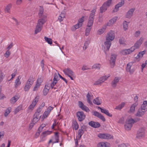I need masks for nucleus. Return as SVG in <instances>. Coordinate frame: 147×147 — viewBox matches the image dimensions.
<instances>
[{"instance_id": "f03ea898", "label": "nucleus", "mask_w": 147, "mask_h": 147, "mask_svg": "<svg viewBox=\"0 0 147 147\" xmlns=\"http://www.w3.org/2000/svg\"><path fill=\"white\" fill-rule=\"evenodd\" d=\"M40 18L38 20V23L35 30V34H37L41 30L44 24L46 22V16L39 17Z\"/></svg>"}, {"instance_id": "a19ab883", "label": "nucleus", "mask_w": 147, "mask_h": 147, "mask_svg": "<svg viewBox=\"0 0 147 147\" xmlns=\"http://www.w3.org/2000/svg\"><path fill=\"white\" fill-rule=\"evenodd\" d=\"M91 29V27H87L86 30L85 35L86 36L88 35L89 34L90 31Z\"/></svg>"}, {"instance_id": "a211bd4d", "label": "nucleus", "mask_w": 147, "mask_h": 147, "mask_svg": "<svg viewBox=\"0 0 147 147\" xmlns=\"http://www.w3.org/2000/svg\"><path fill=\"white\" fill-rule=\"evenodd\" d=\"M121 78L120 77H115L113 80L111 82V86L113 88H115L117 83L119 82Z\"/></svg>"}, {"instance_id": "39448f33", "label": "nucleus", "mask_w": 147, "mask_h": 147, "mask_svg": "<svg viewBox=\"0 0 147 147\" xmlns=\"http://www.w3.org/2000/svg\"><path fill=\"white\" fill-rule=\"evenodd\" d=\"M98 137L100 138L104 139H110L112 138L113 137L108 134L100 133L98 135Z\"/></svg>"}, {"instance_id": "0eeeda50", "label": "nucleus", "mask_w": 147, "mask_h": 147, "mask_svg": "<svg viewBox=\"0 0 147 147\" xmlns=\"http://www.w3.org/2000/svg\"><path fill=\"white\" fill-rule=\"evenodd\" d=\"M125 0H121V2L116 5L115 6V8L112 11L113 13L116 12L119 10V8L122 6L124 4Z\"/></svg>"}, {"instance_id": "423d86ee", "label": "nucleus", "mask_w": 147, "mask_h": 147, "mask_svg": "<svg viewBox=\"0 0 147 147\" xmlns=\"http://www.w3.org/2000/svg\"><path fill=\"white\" fill-rule=\"evenodd\" d=\"M117 55L114 54H112L110 58V64L111 67L113 68L114 66L116 59L117 58Z\"/></svg>"}, {"instance_id": "5fc2aeb1", "label": "nucleus", "mask_w": 147, "mask_h": 147, "mask_svg": "<svg viewBox=\"0 0 147 147\" xmlns=\"http://www.w3.org/2000/svg\"><path fill=\"white\" fill-rule=\"evenodd\" d=\"M9 50H8L5 53L4 55V56L5 57H6V58L8 57L10 54V52L9 51Z\"/></svg>"}, {"instance_id": "cd10ccee", "label": "nucleus", "mask_w": 147, "mask_h": 147, "mask_svg": "<svg viewBox=\"0 0 147 147\" xmlns=\"http://www.w3.org/2000/svg\"><path fill=\"white\" fill-rule=\"evenodd\" d=\"M134 123L135 121L134 120V119L132 118L127 119L126 121V123L131 125H132Z\"/></svg>"}, {"instance_id": "9b49d317", "label": "nucleus", "mask_w": 147, "mask_h": 147, "mask_svg": "<svg viewBox=\"0 0 147 147\" xmlns=\"http://www.w3.org/2000/svg\"><path fill=\"white\" fill-rule=\"evenodd\" d=\"M39 99V96H37L32 101V104H31L29 107V109L31 110H32L34 107L36 105L37 102H38Z\"/></svg>"}, {"instance_id": "aec40b11", "label": "nucleus", "mask_w": 147, "mask_h": 147, "mask_svg": "<svg viewBox=\"0 0 147 147\" xmlns=\"http://www.w3.org/2000/svg\"><path fill=\"white\" fill-rule=\"evenodd\" d=\"M117 19V17H115L111 19L107 23V25L110 26L112 25L114 23L116 22Z\"/></svg>"}, {"instance_id": "864d4df0", "label": "nucleus", "mask_w": 147, "mask_h": 147, "mask_svg": "<svg viewBox=\"0 0 147 147\" xmlns=\"http://www.w3.org/2000/svg\"><path fill=\"white\" fill-rule=\"evenodd\" d=\"M39 113H40L36 112L34 115V116H35L37 117L39 119H40L41 116V115H40Z\"/></svg>"}, {"instance_id": "ddd939ff", "label": "nucleus", "mask_w": 147, "mask_h": 147, "mask_svg": "<svg viewBox=\"0 0 147 147\" xmlns=\"http://www.w3.org/2000/svg\"><path fill=\"white\" fill-rule=\"evenodd\" d=\"M89 125L94 128H98L100 126V123L98 122L91 121L88 123Z\"/></svg>"}, {"instance_id": "58836bf2", "label": "nucleus", "mask_w": 147, "mask_h": 147, "mask_svg": "<svg viewBox=\"0 0 147 147\" xmlns=\"http://www.w3.org/2000/svg\"><path fill=\"white\" fill-rule=\"evenodd\" d=\"M11 7V4L10 3L5 8V11L8 13L9 12V10L10 9V8Z\"/></svg>"}, {"instance_id": "680f3d73", "label": "nucleus", "mask_w": 147, "mask_h": 147, "mask_svg": "<svg viewBox=\"0 0 147 147\" xmlns=\"http://www.w3.org/2000/svg\"><path fill=\"white\" fill-rule=\"evenodd\" d=\"M124 118L123 117H122L120 118L119 121L118 123H123L124 122Z\"/></svg>"}, {"instance_id": "a18cd8bd", "label": "nucleus", "mask_w": 147, "mask_h": 147, "mask_svg": "<svg viewBox=\"0 0 147 147\" xmlns=\"http://www.w3.org/2000/svg\"><path fill=\"white\" fill-rule=\"evenodd\" d=\"M90 43V41L88 40L86 41L84 43V46L83 47V49L84 50H86V49L88 45Z\"/></svg>"}, {"instance_id": "69168bd1", "label": "nucleus", "mask_w": 147, "mask_h": 147, "mask_svg": "<svg viewBox=\"0 0 147 147\" xmlns=\"http://www.w3.org/2000/svg\"><path fill=\"white\" fill-rule=\"evenodd\" d=\"M105 28H102L100 29V30L99 31V34H102L105 31Z\"/></svg>"}, {"instance_id": "052dcab7", "label": "nucleus", "mask_w": 147, "mask_h": 147, "mask_svg": "<svg viewBox=\"0 0 147 147\" xmlns=\"http://www.w3.org/2000/svg\"><path fill=\"white\" fill-rule=\"evenodd\" d=\"M102 82L100 81V80L98 79L97 81H96L94 83V85H101Z\"/></svg>"}, {"instance_id": "6e6552de", "label": "nucleus", "mask_w": 147, "mask_h": 147, "mask_svg": "<svg viewBox=\"0 0 147 147\" xmlns=\"http://www.w3.org/2000/svg\"><path fill=\"white\" fill-rule=\"evenodd\" d=\"M145 129L143 127H141L139 129L137 134L136 137L140 138L143 137L144 136Z\"/></svg>"}, {"instance_id": "dca6fc26", "label": "nucleus", "mask_w": 147, "mask_h": 147, "mask_svg": "<svg viewBox=\"0 0 147 147\" xmlns=\"http://www.w3.org/2000/svg\"><path fill=\"white\" fill-rule=\"evenodd\" d=\"M135 9L131 8L129 9L126 14L125 17L126 18H130L133 14V13Z\"/></svg>"}, {"instance_id": "6e6d98bb", "label": "nucleus", "mask_w": 147, "mask_h": 147, "mask_svg": "<svg viewBox=\"0 0 147 147\" xmlns=\"http://www.w3.org/2000/svg\"><path fill=\"white\" fill-rule=\"evenodd\" d=\"M125 42L124 39L123 38H121L119 39V43L120 44H122L124 43Z\"/></svg>"}, {"instance_id": "f704fd0d", "label": "nucleus", "mask_w": 147, "mask_h": 147, "mask_svg": "<svg viewBox=\"0 0 147 147\" xmlns=\"http://www.w3.org/2000/svg\"><path fill=\"white\" fill-rule=\"evenodd\" d=\"M125 104L124 102H122L118 106L116 107L115 108V109L117 110H121L125 105Z\"/></svg>"}, {"instance_id": "4c0bfd02", "label": "nucleus", "mask_w": 147, "mask_h": 147, "mask_svg": "<svg viewBox=\"0 0 147 147\" xmlns=\"http://www.w3.org/2000/svg\"><path fill=\"white\" fill-rule=\"evenodd\" d=\"M100 65L99 64H95L92 67V69H100Z\"/></svg>"}, {"instance_id": "6ab92c4d", "label": "nucleus", "mask_w": 147, "mask_h": 147, "mask_svg": "<svg viewBox=\"0 0 147 147\" xmlns=\"http://www.w3.org/2000/svg\"><path fill=\"white\" fill-rule=\"evenodd\" d=\"M146 51L144 50L139 52L137 56L135 57L136 59L140 60L143 57V55L145 53Z\"/></svg>"}, {"instance_id": "c03bdc74", "label": "nucleus", "mask_w": 147, "mask_h": 147, "mask_svg": "<svg viewBox=\"0 0 147 147\" xmlns=\"http://www.w3.org/2000/svg\"><path fill=\"white\" fill-rule=\"evenodd\" d=\"M73 124L74 125V127L76 130H77L79 128V125L76 121L73 122Z\"/></svg>"}, {"instance_id": "e433bc0d", "label": "nucleus", "mask_w": 147, "mask_h": 147, "mask_svg": "<svg viewBox=\"0 0 147 147\" xmlns=\"http://www.w3.org/2000/svg\"><path fill=\"white\" fill-rule=\"evenodd\" d=\"M58 134L59 133L58 132H56L55 133V139L56 141L53 142V144L58 142L59 138V136L58 135Z\"/></svg>"}, {"instance_id": "c85d7f7f", "label": "nucleus", "mask_w": 147, "mask_h": 147, "mask_svg": "<svg viewBox=\"0 0 147 147\" xmlns=\"http://www.w3.org/2000/svg\"><path fill=\"white\" fill-rule=\"evenodd\" d=\"M107 7L104 6L103 4L101 7H100V13H102L105 12L107 9Z\"/></svg>"}, {"instance_id": "4468645a", "label": "nucleus", "mask_w": 147, "mask_h": 147, "mask_svg": "<svg viewBox=\"0 0 147 147\" xmlns=\"http://www.w3.org/2000/svg\"><path fill=\"white\" fill-rule=\"evenodd\" d=\"M133 63V62H131L128 63L127 65V67L126 68V71L128 72H129L130 74H132L134 71V69H131V67Z\"/></svg>"}, {"instance_id": "7ed1b4c3", "label": "nucleus", "mask_w": 147, "mask_h": 147, "mask_svg": "<svg viewBox=\"0 0 147 147\" xmlns=\"http://www.w3.org/2000/svg\"><path fill=\"white\" fill-rule=\"evenodd\" d=\"M34 81V78L32 75H30L29 78L27 81L26 83L24 88V90L25 91H28L30 89Z\"/></svg>"}, {"instance_id": "e2e57ef3", "label": "nucleus", "mask_w": 147, "mask_h": 147, "mask_svg": "<svg viewBox=\"0 0 147 147\" xmlns=\"http://www.w3.org/2000/svg\"><path fill=\"white\" fill-rule=\"evenodd\" d=\"M22 108V107L21 106H19L18 107L15 109V112L17 113L20 110H21Z\"/></svg>"}, {"instance_id": "13d9d810", "label": "nucleus", "mask_w": 147, "mask_h": 147, "mask_svg": "<svg viewBox=\"0 0 147 147\" xmlns=\"http://www.w3.org/2000/svg\"><path fill=\"white\" fill-rule=\"evenodd\" d=\"M98 118L101 119L104 122L105 121H106V119L101 114L100 115L99 117H98Z\"/></svg>"}, {"instance_id": "f257e3e1", "label": "nucleus", "mask_w": 147, "mask_h": 147, "mask_svg": "<svg viewBox=\"0 0 147 147\" xmlns=\"http://www.w3.org/2000/svg\"><path fill=\"white\" fill-rule=\"evenodd\" d=\"M115 37L114 33L113 31L111 30L108 33L106 37V41L104 42V44L107 50H109L111 45V42L114 40Z\"/></svg>"}, {"instance_id": "79ce46f5", "label": "nucleus", "mask_w": 147, "mask_h": 147, "mask_svg": "<svg viewBox=\"0 0 147 147\" xmlns=\"http://www.w3.org/2000/svg\"><path fill=\"white\" fill-rule=\"evenodd\" d=\"M84 16H82L81 18L79 19L78 20V23L80 24H81L82 25L83 22H84Z\"/></svg>"}, {"instance_id": "bb28decb", "label": "nucleus", "mask_w": 147, "mask_h": 147, "mask_svg": "<svg viewBox=\"0 0 147 147\" xmlns=\"http://www.w3.org/2000/svg\"><path fill=\"white\" fill-rule=\"evenodd\" d=\"M112 1V0H107L103 4V5L107 7L111 6Z\"/></svg>"}, {"instance_id": "49530a36", "label": "nucleus", "mask_w": 147, "mask_h": 147, "mask_svg": "<svg viewBox=\"0 0 147 147\" xmlns=\"http://www.w3.org/2000/svg\"><path fill=\"white\" fill-rule=\"evenodd\" d=\"M81 109L83 110L84 111L87 112H89L90 111V110L89 108L85 105L81 108Z\"/></svg>"}, {"instance_id": "b1692460", "label": "nucleus", "mask_w": 147, "mask_h": 147, "mask_svg": "<svg viewBox=\"0 0 147 147\" xmlns=\"http://www.w3.org/2000/svg\"><path fill=\"white\" fill-rule=\"evenodd\" d=\"M51 132L49 130L44 131L42 133L41 136H42V138H44L48 135L50 134Z\"/></svg>"}, {"instance_id": "f3484780", "label": "nucleus", "mask_w": 147, "mask_h": 147, "mask_svg": "<svg viewBox=\"0 0 147 147\" xmlns=\"http://www.w3.org/2000/svg\"><path fill=\"white\" fill-rule=\"evenodd\" d=\"M63 71L65 74L68 76L69 75L74 76L73 71L69 68L64 69Z\"/></svg>"}, {"instance_id": "c9c22d12", "label": "nucleus", "mask_w": 147, "mask_h": 147, "mask_svg": "<svg viewBox=\"0 0 147 147\" xmlns=\"http://www.w3.org/2000/svg\"><path fill=\"white\" fill-rule=\"evenodd\" d=\"M132 127V125H130L127 123H126V124L125 125V129L127 130H129Z\"/></svg>"}, {"instance_id": "2f4dec72", "label": "nucleus", "mask_w": 147, "mask_h": 147, "mask_svg": "<svg viewBox=\"0 0 147 147\" xmlns=\"http://www.w3.org/2000/svg\"><path fill=\"white\" fill-rule=\"evenodd\" d=\"M11 108L10 107H8L5 110V111L4 113V116L6 117L11 112Z\"/></svg>"}, {"instance_id": "1a4fd4ad", "label": "nucleus", "mask_w": 147, "mask_h": 147, "mask_svg": "<svg viewBox=\"0 0 147 147\" xmlns=\"http://www.w3.org/2000/svg\"><path fill=\"white\" fill-rule=\"evenodd\" d=\"M77 116L79 121H81L85 119L86 116L83 111H78L77 113Z\"/></svg>"}, {"instance_id": "7c9ffc66", "label": "nucleus", "mask_w": 147, "mask_h": 147, "mask_svg": "<svg viewBox=\"0 0 147 147\" xmlns=\"http://www.w3.org/2000/svg\"><path fill=\"white\" fill-rule=\"evenodd\" d=\"M109 76H108L107 77L106 76H103L101 77L99 79L102 83L105 80H106Z\"/></svg>"}, {"instance_id": "bf43d9fd", "label": "nucleus", "mask_w": 147, "mask_h": 147, "mask_svg": "<svg viewBox=\"0 0 147 147\" xmlns=\"http://www.w3.org/2000/svg\"><path fill=\"white\" fill-rule=\"evenodd\" d=\"M78 106L81 109L84 105L83 103L80 101H79L78 102Z\"/></svg>"}, {"instance_id": "2eb2a0df", "label": "nucleus", "mask_w": 147, "mask_h": 147, "mask_svg": "<svg viewBox=\"0 0 147 147\" xmlns=\"http://www.w3.org/2000/svg\"><path fill=\"white\" fill-rule=\"evenodd\" d=\"M143 40V38L142 37L140 38L135 43L134 46H133L132 47H134V48L135 49H138L142 44Z\"/></svg>"}, {"instance_id": "412c9836", "label": "nucleus", "mask_w": 147, "mask_h": 147, "mask_svg": "<svg viewBox=\"0 0 147 147\" xmlns=\"http://www.w3.org/2000/svg\"><path fill=\"white\" fill-rule=\"evenodd\" d=\"M93 102L97 105H100L102 103V100L100 99H99L98 97L96 98L93 101Z\"/></svg>"}, {"instance_id": "0e129e2a", "label": "nucleus", "mask_w": 147, "mask_h": 147, "mask_svg": "<svg viewBox=\"0 0 147 147\" xmlns=\"http://www.w3.org/2000/svg\"><path fill=\"white\" fill-rule=\"evenodd\" d=\"M42 81V79L40 78H38L37 80V83L38 84L39 86L40 85V84Z\"/></svg>"}, {"instance_id": "3c124183", "label": "nucleus", "mask_w": 147, "mask_h": 147, "mask_svg": "<svg viewBox=\"0 0 147 147\" xmlns=\"http://www.w3.org/2000/svg\"><path fill=\"white\" fill-rule=\"evenodd\" d=\"M49 89L44 88L43 90V94L44 96H45L47 94L49 91Z\"/></svg>"}, {"instance_id": "9d476101", "label": "nucleus", "mask_w": 147, "mask_h": 147, "mask_svg": "<svg viewBox=\"0 0 147 147\" xmlns=\"http://www.w3.org/2000/svg\"><path fill=\"white\" fill-rule=\"evenodd\" d=\"M135 50L134 47H131L130 49H125L122 50L121 51V53L123 55H126L129 54L133 52Z\"/></svg>"}, {"instance_id": "4be33fe9", "label": "nucleus", "mask_w": 147, "mask_h": 147, "mask_svg": "<svg viewBox=\"0 0 147 147\" xmlns=\"http://www.w3.org/2000/svg\"><path fill=\"white\" fill-rule=\"evenodd\" d=\"M40 8L39 10L38 15L39 17H43L44 16H45L43 14L44 9L42 6H40Z\"/></svg>"}, {"instance_id": "393cba45", "label": "nucleus", "mask_w": 147, "mask_h": 147, "mask_svg": "<svg viewBox=\"0 0 147 147\" xmlns=\"http://www.w3.org/2000/svg\"><path fill=\"white\" fill-rule=\"evenodd\" d=\"M20 76H19L15 81V87L16 88H17L19 85L21 84V82L20 81Z\"/></svg>"}, {"instance_id": "5701e85b", "label": "nucleus", "mask_w": 147, "mask_h": 147, "mask_svg": "<svg viewBox=\"0 0 147 147\" xmlns=\"http://www.w3.org/2000/svg\"><path fill=\"white\" fill-rule=\"evenodd\" d=\"M82 26L81 24H80L79 23H78L77 24L73 26L71 28V30L72 31H74L77 29L81 27Z\"/></svg>"}, {"instance_id": "8fccbe9b", "label": "nucleus", "mask_w": 147, "mask_h": 147, "mask_svg": "<svg viewBox=\"0 0 147 147\" xmlns=\"http://www.w3.org/2000/svg\"><path fill=\"white\" fill-rule=\"evenodd\" d=\"M39 119L37 117L34 116L33 115V119L32 121V122L33 123H36V122L38 121Z\"/></svg>"}, {"instance_id": "f8f14e48", "label": "nucleus", "mask_w": 147, "mask_h": 147, "mask_svg": "<svg viewBox=\"0 0 147 147\" xmlns=\"http://www.w3.org/2000/svg\"><path fill=\"white\" fill-rule=\"evenodd\" d=\"M147 111V109H143L139 108L137 113L136 114V115L137 116L140 117H142L145 113L146 111Z\"/></svg>"}, {"instance_id": "473e14b6", "label": "nucleus", "mask_w": 147, "mask_h": 147, "mask_svg": "<svg viewBox=\"0 0 147 147\" xmlns=\"http://www.w3.org/2000/svg\"><path fill=\"white\" fill-rule=\"evenodd\" d=\"M137 104L136 103H135L132 105L131 106L130 109V111L131 112H134L135 110V107L137 106Z\"/></svg>"}, {"instance_id": "72a5a7b5", "label": "nucleus", "mask_w": 147, "mask_h": 147, "mask_svg": "<svg viewBox=\"0 0 147 147\" xmlns=\"http://www.w3.org/2000/svg\"><path fill=\"white\" fill-rule=\"evenodd\" d=\"M44 39L45 41L49 44L51 45L52 43V40L50 38H48L46 36H45Z\"/></svg>"}, {"instance_id": "09e8293b", "label": "nucleus", "mask_w": 147, "mask_h": 147, "mask_svg": "<svg viewBox=\"0 0 147 147\" xmlns=\"http://www.w3.org/2000/svg\"><path fill=\"white\" fill-rule=\"evenodd\" d=\"M58 79L59 78L57 74L56 73H55L54 75L53 80L57 82V81L59 80Z\"/></svg>"}, {"instance_id": "ea45409f", "label": "nucleus", "mask_w": 147, "mask_h": 147, "mask_svg": "<svg viewBox=\"0 0 147 147\" xmlns=\"http://www.w3.org/2000/svg\"><path fill=\"white\" fill-rule=\"evenodd\" d=\"M123 28L125 30H126L127 29L128 27V24L126 21H124L123 23Z\"/></svg>"}, {"instance_id": "774afa93", "label": "nucleus", "mask_w": 147, "mask_h": 147, "mask_svg": "<svg viewBox=\"0 0 147 147\" xmlns=\"http://www.w3.org/2000/svg\"><path fill=\"white\" fill-rule=\"evenodd\" d=\"M53 107L49 106L47 108V110L46 111H47L49 113L53 109Z\"/></svg>"}, {"instance_id": "4d7b16f0", "label": "nucleus", "mask_w": 147, "mask_h": 147, "mask_svg": "<svg viewBox=\"0 0 147 147\" xmlns=\"http://www.w3.org/2000/svg\"><path fill=\"white\" fill-rule=\"evenodd\" d=\"M49 114V113L48 112H47V111H45L43 114L42 116V118H45L46 117H47Z\"/></svg>"}, {"instance_id": "338daca9", "label": "nucleus", "mask_w": 147, "mask_h": 147, "mask_svg": "<svg viewBox=\"0 0 147 147\" xmlns=\"http://www.w3.org/2000/svg\"><path fill=\"white\" fill-rule=\"evenodd\" d=\"M84 133V131L82 130H80V129L78 131V135H82V134Z\"/></svg>"}, {"instance_id": "c756f323", "label": "nucleus", "mask_w": 147, "mask_h": 147, "mask_svg": "<svg viewBox=\"0 0 147 147\" xmlns=\"http://www.w3.org/2000/svg\"><path fill=\"white\" fill-rule=\"evenodd\" d=\"M91 95L89 92H88L86 95V98L87 102L90 105H92V103L90 100Z\"/></svg>"}, {"instance_id": "603ef678", "label": "nucleus", "mask_w": 147, "mask_h": 147, "mask_svg": "<svg viewBox=\"0 0 147 147\" xmlns=\"http://www.w3.org/2000/svg\"><path fill=\"white\" fill-rule=\"evenodd\" d=\"M57 83V82L55 81H54V80L53 81L51 82V87L52 89H53V87L55 86L56 84Z\"/></svg>"}, {"instance_id": "de8ad7c7", "label": "nucleus", "mask_w": 147, "mask_h": 147, "mask_svg": "<svg viewBox=\"0 0 147 147\" xmlns=\"http://www.w3.org/2000/svg\"><path fill=\"white\" fill-rule=\"evenodd\" d=\"M100 114L101 113L96 111H94L93 112V115L97 117L98 118Z\"/></svg>"}, {"instance_id": "a878e982", "label": "nucleus", "mask_w": 147, "mask_h": 147, "mask_svg": "<svg viewBox=\"0 0 147 147\" xmlns=\"http://www.w3.org/2000/svg\"><path fill=\"white\" fill-rule=\"evenodd\" d=\"M19 98L17 96H16L11 98L10 100V102L12 104H14Z\"/></svg>"}, {"instance_id": "37998d69", "label": "nucleus", "mask_w": 147, "mask_h": 147, "mask_svg": "<svg viewBox=\"0 0 147 147\" xmlns=\"http://www.w3.org/2000/svg\"><path fill=\"white\" fill-rule=\"evenodd\" d=\"M105 144L103 142H101L97 144L98 147H105Z\"/></svg>"}, {"instance_id": "20e7f679", "label": "nucleus", "mask_w": 147, "mask_h": 147, "mask_svg": "<svg viewBox=\"0 0 147 147\" xmlns=\"http://www.w3.org/2000/svg\"><path fill=\"white\" fill-rule=\"evenodd\" d=\"M96 11V10L95 9L92 10L91 13L90 14V16L88 19V22L87 27H91L93 23L94 20V14Z\"/></svg>"}]
</instances>
